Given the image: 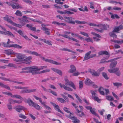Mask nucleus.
Listing matches in <instances>:
<instances>
[{"mask_svg":"<svg viewBox=\"0 0 123 123\" xmlns=\"http://www.w3.org/2000/svg\"><path fill=\"white\" fill-rule=\"evenodd\" d=\"M11 97L13 98H18L21 100H22L23 99L20 95H14L11 96Z\"/></svg>","mask_w":123,"mask_h":123,"instance_id":"c85d7f7f","label":"nucleus"},{"mask_svg":"<svg viewBox=\"0 0 123 123\" xmlns=\"http://www.w3.org/2000/svg\"><path fill=\"white\" fill-rule=\"evenodd\" d=\"M102 75L105 79L107 80L108 79V78L107 77V75L106 73H105L103 72L102 73Z\"/></svg>","mask_w":123,"mask_h":123,"instance_id":"09e8293b","label":"nucleus"},{"mask_svg":"<svg viewBox=\"0 0 123 123\" xmlns=\"http://www.w3.org/2000/svg\"><path fill=\"white\" fill-rule=\"evenodd\" d=\"M119 70V68H116L112 69H109L108 70V71L110 73H116Z\"/></svg>","mask_w":123,"mask_h":123,"instance_id":"2eb2a0df","label":"nucleus"},{"mask_svg":"<svg viewBox=\"0 0 123 123\" xmlns=\"http://www.w3.org/2000/svg\"><path fill=\"white\" fill-rule=\"evenodd\" d=\"M24 109V107L23 106L19 105L16 108V110L17 112H20Z\"/></svg>","mask_w":123,"mask_h":123,"instance_id":"f3484780","label":"nucleus"},{"mask_svg":"<svg viewBox=\"0 0 123 123\" xmlns=\"http://www.w3.org/2000/svg\"><path fill=\"white\" fill-rule=\"evenodd\" d=\"M85 83L86 85L92 86L95 88L98 87L97 86L94 84V83L88 79H87L85 80Z\"/></svg>","mask_w":123,"mask_h":123,"instance_id":"20e7f679","label":"nucleus"},{"mask_svg":"<svg viewBox=\"0 0 123 123\" xmlns=\"http://www.w3.org/2000/svg\"><path fill=\"white\" fill-rule=\"evenodd\" d=\"M26 69H30V73H32V75L39 74H40L38 70V69L37 67H26L22 69V70H25Z\"/></svg>","mask_w":123,"mask_h":123,"instance_id":"f03ea898","label":"nucleus"},{"mask_svg":"<svg viewBox=\"0 0 123 123\" xmlns=\"http://www.w3.org/2000/svg\"><path fill=\"white\" fill-rule=\"evenodd\" d=\"M91 52V51H89L85 54L84 57V59L83 61H85L88 60L90 58V55Z\"/></svg>","mask_w":123,"mask_h":123,"instance_id":"1a4fd4ad","label":"nucleus"},{"mask_svg":"<svg viewBox=\"0 0 123 123\" xmlns=\"http://www.w3.org/2000/svg\"><path fill=\"white\" fill-rule=\"evenodd\" d=\"M4 51V53L8 55L14 53V52L13 50L11 49L5 50Z\"/></svg>","mask_w":123,"mask_h":123,"instance_id":"f8f14e48","label":"nucleus"},{"mask_svg":"<svg viewBox=\"0 0 123 123\" xmlns=\"http://www.w3.org/2000/svg\"><path fill=\"white\" fill-rule=\"evenodd\" d=\"M119 58L118 57V58H116L114 59L110 60H109L108 61H106V62H112L114 61V60H117Z\"/></svg>","mask_w":123,"mask_h":123,"instance_id":"69168bd1","label":"nucleus"},{"mask_svg":"<svg viewBox=\"0 0 123 123\" xmlns=\"http://www.w3.org/2000/svg\"><path fill=\"white\" fill-rule=\"evenodd\" d=\"M96 96L92 98L94 100L97 101L98 102H100L101 101V99H99Z\"/></svg>","mask_w":123,"mask_h":123,"instance_id":"79ce46f5","label":"nucleus"},{"mask_svg":"<svg viewBox=\"0 0 123 123\" xmlns=\"http://www.w3.org/2000/svg\"><path fill=\"white\" fill-rule=\"evenodd\" d=\"M98 54L99 55H110L108 52L107 51H100L98 53Z\"/></svg>","mask_w":123,"mask_h":123,"instance_id":"5701e85b","label":"nucleus"},{"mask_svg":"<svg viewBox=\"0 0 123 123\" xmlns=\"http://www.w3.org/2000/svg\"><path fill=\"white\" fill-rule=\"evenodd\" d=\"M22 37L27 40L29 41H31V40L26 35L24 36V35Z\"/></svg>","mask_w":123,"mask_h":123,"instance_id":"774afa93","label":"nucleus"},{"mask_svg":"<svg viewBox=\"0 0 123 123\" xmlns=\"http://www.w3.org/2000/svg\"><path fill=\"white\" fill-rule=\"evenodd\" d=\"M64 80L66 82L65 83V85L63 84H62L61 83L59 84L61 87L63 88L65 90L69 91H72L73 90L72 89L67 86H69L72 87L74 89H76V86L74 83L71 81H69L67 79V76H66L65 77Z\"/></svg>","mask_w":123,"mask_h":123,"instance_id":"f257e3e1","label":"nucleus"},{"mask_svg":"<svg viewBox=\"0 0 123 123\" xmlns=\"http://www.w3.org/2000/svg\"><path fill=\"white\" fill-rule=\"evenodd\" d=\"M16 57L19 60L23 59L26 57L25 55L21 54H18L16 55Z\"/></svg>","mask_w":123,"mask_h":123,"instance_id":"9b49d317","label":"nucleus"},{"mask_svg":"<svg viewBox=\"0 0 123 123\" xmlns=\"http://www.w3.org/2000/svg\"><path fill=\"white\" fill-rule=\"evenodd\" d=\"M11 47H12L18 49H21L22 48V47L18 44H15L11 45Z\"/></svg>","mask_w":123,"mask_h":123,"instance_id":"412c9836","label":"nucleus"},{"mask_svg":"<svg viewBox=\"0 0 123 123\" xmlns=\"http://www.w3.org/2000/svg\"><path fill=\"white\" fill-rule=\"evenodd\" d=\"M32 58V57L31 56H29L24 59L23 61L25 62H29L31 60Z\"/></svg>","mask_w":123,"mask_h":123,"instance_id":"7c9ffc66","label":"nucleus"},{"mask_svg":"<svg viewBox=\"0 0 123 123\" xmlns=\"http://www.w3.org/2000/svg\"><path fill=\"white\" fill-rule=\"evenodd\" d=\"M19 117L20 118L24 119H26V117L25 116L23 115L22 114H19Z\"/></svg>","mask_w":123,"mask_h":123,"instance_id":"e2e57ef3","label":"nucleus"},{"mask_svg":"<svg viewBox=\"0 0 123 123\" xmlns=\"http://www.w3.org/2000/svg\"><path fill=\"white\" fill-rule=\"evenodd\" d=\"M64 18H65L66 19L64 20L66 22L73 24H75L74 21L72 20L74 19V18L72 17H64Z\"/></svg>","mask_w":123,"mask_h":123,"instance_id":"39448f33","label":"nucleus"},{"mask_svg":"<svg viewBox=\"0 0 123 123\" xmlns=\"http://www.w3.org/2000/svg\"><path fill=\"white\" fill-rule=\"evenodd\" d=\"M111 17L113 19H114L115 18H120L119 17L117 14H114L113 15H111Z\"/></svg>","mask_w":123,"mask_h":123,"instance_id":"58836bf2","label":"nucleus"},{"mask_svg":"<svg viewBox=\"0 0 123 123\" xmlns=\"http://www.w3.org/2000/svg\"><path fill=\"white\" fill-rule=\"evenodd\" d=\"M83 87V83L82 81H79V88L81 89Z\"/></svg>","mask_w":123,"mask_h":123,"instance_id":"8fccbe9b","label":"nucleus"},{"mask_svg":"<svg viewBox=\"0 0 123 123\" xmlns=\"http://www.w3.org/2000/svg\"><path fill=\"white\" fill-rule=\"evenodd\" d=\"M4 20L7 21V22L10 23L12 25L13 23V22L7 16H6V17L4 18Z\"/></svg>","mask_w":123,"mask_h":123,"instance_id":"aec40b11","label":"nucleus"},{"mask_svg":"<svg viewBox=\"0 0 123 123\" xmlns=\"http://www.w3.org/2000/svg\"><path fill=\"white\" fill-rule=\"evenodd\" d=\"M67 10H65L64 11H57V12L61 14H67Z\"/></svg>","mask_w":123,"mask_h":123,"instance_id":"49530a36","label":"nucleus"},{"mask_svg":"<svg viewBox=\"0 0 123 123\" xmlns=\"http://www.w3.org/2000/svg\"><path fill=\"white\" fill-rule=\"evenodd\" d=\"M61 36L67 38H68V39H71V38H70L68 35H66L64 34L63 35H61Z\"/></svg>","mask_w":123,"mask_h":123,"instance_id":"338daca9","label":"nucleus"},{"mask_svg":"<svg viewBox=\"0 0 123 123\" xmlns=\"http://www.w3.org/2000/svg\"><path fill=\"white\" fill-rule=\"evenodd\" d=\"M14 87L15 88L17 89H25V87H23L15 86Z\"/></svg>","mask_w":123,"mask_h":123,"instance_id":"052dcab7","label":"nucleus"},{"mask_svg":"<svg viewBox=\"0 0 123 123\" xmlns=\"http://www.w3.org/2000/svg\"><path fill=\"white\" fill-rule=\"evenodd\" d=\"M117 64V62L116 61L111 62L110 65V68H112L115 67Z\"/></svg>","mask_w":123,"mask_h":123,"instance_id":"b1692460","label":"nucleus"},{"mask_svg":"<svg viewBox=\"0 0 123 123\" xmlns=\"http://www.w3.org/2000/svg\"><path fill=\"white\" fill-rule=\"evenodd\" d=\"M91 34L98 37L99 38H101V36L99 35V34L96 33L94 32H92L91 33Z\"/></svg>","mask_w":123,"mask_h":123,"instance_id":"bf43d9fd","label":"nucleus"},{"mask_svg":"<svg viewBox=\"0 0 123 123\" xmlns=\"http://www.w3.org/2000/svg\"><path fill=\"white\" fill-rule=\"evenodd\" d=\"M51 69L54 72L58 74L59 75L61 76L62 75V73L61 70L54 68H51Z\"/></svg>","mask_w":123,"mask_h":123,"instance_id":"ddd939ff","label":"nucleus"},{"mask_svg":"<svg viewBox=\"0 0 123 123\" xmlns=\"http://www.w3.org/2000/svg\"><path fill=\"white\" fill-rule=\"evenodd\" d=\"M114 32H113L112 31V32H110L109 33V35L111 37H112L114 38H116L117 36L114 33Z\"/></svg>","mask_w":123,"mask_h":123,"instance_id":"2f4dec72","label":"nucleus"},{"mask_svg":"<svg viewBox=\"0 0 123 123\" xmlns=\"http://www.w3.org/2000/svg\"><path fill=\"white\" fill-rule=\"evenodd\" d=\"M80 34L85 36L88 37L89 36L87 33L81 31L80 32Z\"/></svg>","mask_w":123,"mask_h":123,"instance_id":"13d9d810","label":"nucleus"},{"mask_svg":"<svg viewBox=\"0 0 123 123\" xmlns=\"http://www.w3.org/2000/svg\"><path fill=\"white\" fill-rule=\"evenodd\" d=\"M119 31V30L118 29V28L116 26L114 28L113 30V32H116L119 33L118 31Z\"/></svg>","mask_w":123,"mask_h":123,"instance_id":"de8ad7c7","label":"nucleus"},{"mask_svg":"<svg viewBox=\"0 0 123 123\" xmlns=\"http://www.w3.org/2000/svg\"><path fill=\"white\" fill-rule=\"evenodd\" d=\"M97 91L95 90L94 91L91 90L90 92L92 94V98H94V97L97 96V94L96 93V92Z\"/></svg>","mask_w":123,"mask_h":123,"instance_id":"a878e982","label":"nucleus"},{"mask_svg":"<svg viewBox=\"0 0 123 123\" xmlns=\"http://www.w3.org/2000/svg\"><path fill=\"white\" fill-rule=\"evenodd\" d=\"M26 52L30 54L35 55L37 56H40L41 55L40 54L38 53H37L35 51L32 52L29 50L26 51Z\"/></svg>","mask_w":123,"mask_h":123,"instance_id":"9d476101","label":"nucleus"},{"mask_svg":"<svg viewBox=\"0 0 123 123\" xmlns=\"http://www.w3.org/2000/svg\"><path fill=\"white\" fill-rule=\"evenodd\" d=\"M11 6L14 9H18V8H22V7L21 6H19L18 4L16 6L15 5L12 4Z\"/></svg>","mask_w":123,"mask_h":123,"instance_id":"bb28decb","label":"nucleus"},{"mask_svg":"<svg viewBox=\"0 0 123 123\" xmlns=\"http://www.w3.org/2000/svg\"><path fill=\"white\" fill-rule=\"evenodd\" d=\"M79 10L83 12H85V11L87 12L88 11V9L87 8V7L86 6H85L84 9H82V8H79Z\"/></svg>","mask_w":123,"mask_h":123,"instance_id":"e433bc0d","label":"nucleus"},{"mask_svg":"<svg viewBox=\"0 0 123 123\" xmlns=\"http://www.w3.org/2000/svg\"><path fill=\"white\" fill-rule=\"evenodd\" d=\"M32 107H34L37 110H39L40 108V107L35 103H34Z\"/></svg>","mask_w":123,"mask_h":123,"instance_id":"cd10ccee","label":"nucleus"},{"mask_svg":"<svg viewBox=\"0 0 123 123\" xmlns=\"http://www.w3.org/2000/svg\"><path fill=\"white\" fill-rule=\"evenodd\" d=\"M85 40L87 41V42H91L93 43V40L90 37L86 38Z\"/></svg>","mask_w":123,"mask_h":123,"instance_id":"37998d69","label":"nucleus"},{"mask_svg":"<svg viewBox=\"0 0 123 123\" xmlns=\"http://www.w3.org/2000/svg\"><path fill=\"white\" fill-rule=\"evenodd\" d=\"M0 79L4 81H11V80H10V79H7L6 78L4 77H0Z\"/></svg>","mask_w":123,"mask_h":123,"instance_id":"4d7b16f0","label":"nucleus"},{"mask_svg":"<svg viewBox=\"0 0 123 123\" xmlns=\"http://www.w3.org/2000/svg\"><path fill=\"white\" fill-rule=\"evenodd\" d=\"M45 61L46 62H48L57 65H60L61 64V63L57 62L51 59H47L45 60Z\"/></svg>","mask_w":123,"mask_h":123,"instance_id":"0eeeda50","label":"nucleus"},{"mask_svg":"<svg viewBox=\"0 0 123 123\" xmlns=\"http://www.w3.org/2000/svg\"><path fill=\"white\" fill-rule=\"evenodd\" d=\"M36 91V89H29L27 90V93H29L32 92H35Z\"/></svg>","mask_w":123,"mask_h":123,"instance_id":"ea45409f","label":"nucleus"},{"mask_svg":"<svg viewBox=\"0 0 123 123\" xmlns=\"http://www.w3.org/2000/svg\"><path fill=\"white\" fill-rule=\"evenodd\" d=\"M15 14L17 16H21L22 15V14L21 12L19 10H17L16 11Z\"/></svg>","mask_w":123,"mask_h":123,"instance_id":"f704fd0d","label":"nucleus"},{"mask_svg":"<svg viewBox=\"0 0 123 123\" xmlns=\"http://www.w3.org/2000/svg\"><path fill=\"white\" fill-rule=\"evenodd\" d=\"M68 109L66 107H64L63 109V110L65 112H67L68 113H69L70 114L69 115H70V113H71L70 111L68 110Z\"/></svg>","mask_w":123,"mask_h":123,"instance_id":"864d4df0","label":"nucleus"},{"mask_svg":"<svg viewBox=\"0 0 123 123\" xmlns=\"http://www.w3.org/2000/svg\"><path fill=\"white\" fill-rule=\"evenodd\" d=\"M114 85L115 86H117L118 87L120 86H122V84L120 83H113Z\"/></svg>","mask_w":123,"mask_h":123,"instance_id":"a18cd8bd","label":"nucleus"},{"mask_svg":"<svg viewBox=\"0 0 123 123\" xmlns=\"http://www.w3.org/2000/svg\"><path fill=\"white\" fill-rule=\"evenodd\" d=\"M106 97V99L112 101L114 100L113 98L111 96H107Z\"/></svg>","mask_w":123,"mask_h":123,"instance_id":"c03bdc74","label":"nucleus"},{"mask_svg":"<svg viewBox=\"0 0 123 123\" xmlns=\"http://www.w3.org/2000/svg\"><path fill=\"white\" fill-rule=\"evenodd\" d=\"M2 45L4 47H11V45H7V44L6 43H5L4 42H2L1 43Z\"/></svg>","mask_w":123,"mask_h":123,"instance_id":"4c0bfd02","label":"nucleus"},{"mask_svg":"<svg viewBox=\"0 0 123 123\" xmlns=\"http://www.w3.org/2000/svg\"><path fill=\"white\" fill-rule=\"evenodd\" d=\"M18 19L20 20L19 22L23 26H24L26 24L25 21H24V19L22 18L21 19L20 18H19Z\"/></svg>","mask_w":123,"mask_h":123,"instance_id":"c756f323","label":"nucleus"},{"mask_svg":"<svg viewBox=\"0 0 123 123\" xmlns=\"http://www.w3.org/2000/svg\"><path fill=\"white\" fill-rule=\"evenodd\" d=\"M74 95L75 96L76 98L81 103H82V100L80 98V97L78 96V95L76 94H74Z\"/></svg>","mask_w":123,"mask_h":123,"instance_id":"3c124183","label":"nucleus"},{"mask_svg":"<svg viewBox=\"0 0 123 123\" xmlns=\"http://www.w3.org/2000/svg\"><path fill=\"white\" fill-rule=\"evenodd\" d=\"M50 69H46L44 70L41 71L40 72V74L42 73H44L50 71Z\"/></svg>","mask_w":123,"mask_h":123,"instance_id":"680f3d73","label":"nucleus"},{"mask_svg":"<svg viewBox=\"0 0 123 123\" xmlns=\"http://www.w3.org/2000/svg\"><path fill=\"white\" fill-rule=\"evenodd\" d=\"M57 100L62 103H64L66 102L65 100L64 99L59 98H57Z\"/></svg>","mask_w":123,"mask_h":123,"instance_id":"473e14b6","label":"nucleus"},{"mask_svg":"<svg viewBox=\"0 0 123 123\" xmlns=\"http://www.w3.org/2000/svg\"><path fill=\"white\" fill-rule=\"evenodd\" d=\"M7 107L10 111H11L12 109V106L11 104H8L7 105Z\"/></svg>","mask_w":123,"mask_h":123,"instance_id":"5fc2aeb1","label":"nucleus"},{"mask_svg":"<svg viewBox=\"0 0 123 123\" xmlns=\"http://www.w3.org/2000/svg\"><path fill=\"white\" fill-rule=\"evenodd\" d=\"M7 66L10 67L15 68L16 67L15 65L13 63H9L7 65Z\"/></svg>","mask_w":123,"mask_h":123,"instance_id":"6e6d98bb","label":"nucleus"},{"mask_svg":"<svg viewBox=\"0 0 123 123\" xmlns=\"http://www.w3.org/2000/svg\"><path fill=\"white\" fill-rule=\"evenodd\" d=\"M104 90V89L102 87H100L98 89V91L100 94L103 95H105V93L103 91Z\"/></svg>","mask_w":123,"mask_h":123,"instance_id":"393cba45","label":"nucleus"},{"mask_svg":"<svg viewBox=\"0 0 123 123\" xmlns=\"http://www.w3.org/2000/svg\"><path fill=\"white\" fill-rule=\"evenodd\" d=\"M66 116L68 118L73 120V122L74 123H79L80 122V120L76 117L74 116L73 114L72 113H70V115H66Z\"/></svg>","mask_w":123,"mask_h":123,"instance_id":"7ed1b4c3","label":"nucleus"},{"mask_svg":"<svg viewBox=\"0 0 123 123\" xmlns=\"http://www.w3.org/2000/svg\"><path fill=\"white\" fill-rule=\"evenodd\" d=\"M35 103L30 98H28V103L29 106L32 107Z\"/></svg>","mask_w":123,"mask_h":123,"instance_id":"6ab92c4d","label":"nucleus"},{"mask_svg":"<svg viewBox=\"0 0 123 123\" xmlns=\"http://www.w3.org/2000/svg\"><path fill=\"white\" fill-rule=\"evenodd\" d=\"M90 72L92 75L94 76H98L99 74L97 73L94 70H92L90 71Z\"/></svg>","mask_w":123,"mask_h":123,"instance_id":"a211bd4d","label":"nucleus"},{"mask_svg":"<svg viewBox=\"0 0 123 123\" xmlns=\"http://www.w3.org/2000/svg\"><path fill=\"white\" fill-rule=\"evenodd\" d=\"M12 25L16 26L17 27L20 28H21L23 26L21 24H17L14 22H13Z\"/></svg>","mask_w":123,"mask_h":123,"instance_id":"a19ab883","label":"nucleus"},{"mask_svg":"<svg viewBox=\"0 0 123 123\" xmlns=\"http://www.w3.org/2000/svg\"><path fill=\"white\" fill-rule=\"evenodd\" d=\"M43 30L45 31L44 33L48 35H50V29L46 27H43Z\"/></svg>","mask_w":123,"mask_h":123,"instance_id":"dca6fc26","label":"nucleus"},{"mask_svg":"<svg viewBox=\"0 0 123 123\" xmlns=\"http://www.w3.org/2000/svg\"><path fill=\"white\" fill-rule=\"evenodd\" d=\"M50 103L53 106L55 110L57 111L58 112H60L63 114H64L59 109V107L58 105H57L55 103H54L52 102H51Z\"/></svg>","mask_w":123,"mask_h":123,"instance_id":"423d86ee","label":"nucleus"},{"mask_svg":"<svg viewBox=\"0 0 123 123\" xmlns=\"http://www.w3.org/2000/svg\"><path fill=\"white\" fill-rule=\"evenodd\" d=\"M70 69L68 71L69 73H72L75 72L76 70V68L75 66L73 65H71L70 66Z\"/></svg>","mask_w":123,"mask_h":123,"instance_id":"6e6552de","label":"nucleus"},{"mask_svg":"<svg viewBox=\"0 0 123 123\" xmlns=\"http://www.w3.org/2000/svg\"><path fill=\"white\" fill-rule=\"evenodd\" d=\"M43 42L49 45H52V44L51 43V42L48 40L46 41V39H43Z\"/></svg>","mask_w":123,"mask_h":123,"instance_id":"c9c22d12","label":"nucleus"},{"mask_svg":"<svg viewBox=\"0 0 123 123\" xmlns=\"http://www.w3.org/2000/svg\"><path fill=\"white\" fill-rule=\"evenodd\" d=\"M5 35H7L10 37H15V36L11 32L9 31H5Z\"/></svg>","mask_w":123,"mask_h":123,"instance_id":"4be33fe9","label":"nucleus"},{"mask_svg":"<svg viewBox=\"0 0 123 123\" xmlns=\"http://www.w3.org/2000/svg\"><path fill=\"white\" fill-rule=\"evenodd\" d=\"M17 32L22 36H23L24 35L23 32L21 30H19L17 31Z\"/></svg>","mask_w":123,"mask_h":123,"instance_id":"603ef678","label":"nucleus"},{"mask_svg":"<svg viewBox=\"0 0 123 123\" xmlns=\"http://www.w3.org/2000/svg\"><path fill=\"white\" fill-rule=\"evenodd\" d=\"M61 50H62L65 51H67L69 52H71L73 53H75L76 52H75L74 51H73L69 49H68L66 48H63L62 49H61Z\"/></svg>","mask_w":123,"mask_h":123,"instance_id":"72a5a7b5","label":"nucleus"},{"mask_svg":"<svg viewBox=\"0 0 123 123\" xmlns=\"http://www.w3.org/2000/svg\"><path fill=\"white\" fill-rule=\"evenodd\" d=\"M100 27L101 28L103 29V30H106L107 29V28H109V25L107 24L106 25H103L102 24H100Z\"/></svg>","mask_w":123,"mask_h":123,"instance_id":"4468645a","label":"nucleus"},{"mask_svg":"<svg viewBox=\"0 0 123 123\" xmlns=\"http://www.w3.org/2000/svg\"><path fill=\"white\" fill-rule=\"evenodd\" d=\"M14 100L12 99H9L8 100V102L9 103V104H11L12 103H14Z\"/></svg>","mask_w":123,"mask_h":123,"instance_id":"0e129e2a","label":"nucleus"}]
</instances>
